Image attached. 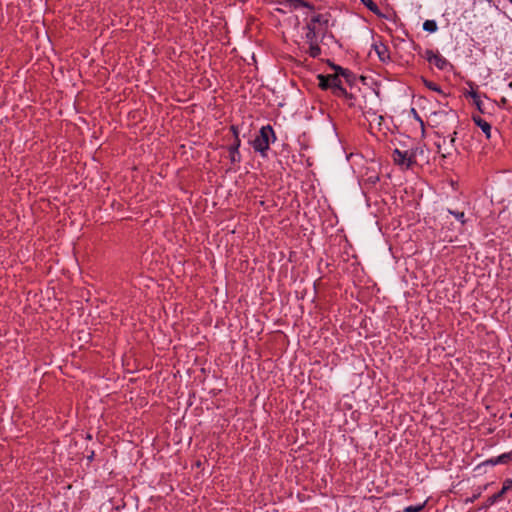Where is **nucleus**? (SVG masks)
<instances>
[{
    "instance_id": "obj_15",
    "label": "nucleus",
    "mask_w": 512,
    "mask_h": 512,
    "mask_svg": "<svg viewBox=\"0 0 512 512\" xmlns=\"http://www.w3.org/2000/svg\"><path fill=\"white\" fill-rule=\"evenodd\" d=\"M512 489V479H506L503 483L502 489L499 491L500 494L504 495L506 492Z\"/></svg>"
},
{
    "instance_id": "obj_18",
    "label": "nucleus",
    "mask_w": 512,
    "mask_h": 512,
    "mask_svg": "<svg viewBox=\"0 0 512 512\" xmlns=\"http://www.w3.org/2000/svg\"><path fill=\"white\" fill-rule=\"evenodd\" d=\"M449 212L457 219L459 220L461 223H465V219H464V212H454V211H451L449 210Z\"/></svg>"
},
{
    "instance_id": "obj_13",
    "label": "nucleus",
    "mask_w": 512,
    "mask_h": 512,
    "mask_svg": "<svg viewBox=\"0 0 512 512\" xmlns=\"http://www.w3.org/2000/svg\"><path fill=\"white\" fill-rule=\"evenodd\" d=\"M371 12H373L376 15H380V10L377 6V4L372 0H366L363 3Z\"/></svg>"
},
{
    "instance_id": "obj_12",
    "label": "nucleus",
    "mask_w": 512,
    "mask_h": 512,
    "mask_svg": "<svg viewBox=\"0 0 512 512\" xmlns=\"http://www.w3.org/2000/svg\"><path fill=\"white\" fill-rule=\"evenodd\" d=\"M423 29L429 33H434L437 31V23L434 20H426L423 23Z\"/></svg>"
},
{
    "instance_id": "obj_19",
    "label": "nucleus",
    "mask_w": 512,
    "mask_h": 512,
    "mask_svg": "<svg viewBox=\"0 0 512 512\" xmlns=\"http://www.w3.org/2000/svg\"><path fill=\"white\" fill-rule=\"evenodd\" d=\"M426 86L430 89V90H433L435 92H438L440 93L441 92V89L439 88V86L433 82H426Z\"/></svg>"
},
{
    "instance_id": "obj_17",
    "label": "nucleus",
    "mask_w": 512,
    "mask_h": 512,
    "mask_svg": "<svg viewBox=\"0 0 512 512\" xmlns=\"http://www.w3.org/2000/svg\"><path fill=\"white\" fill-rule=\"evenodd\" d=\"M503 495L500 494V492L490 496L488 499H487V502H486V506H491L493 505L494 503H496Z\"/></svg>"
},
{
    "instance_id": "obj_14",
    "label": "nucleus",
    "mask_w": 512,
    "mask_h": 512,
    "mask_svg": "<svg viewBox=\"0 0 512 512\" xmlns=\"http://www.w3.org/2000/svg\"><path fill=\"white\" fill-rule=\"evenodd\" d=\"M229 157L231 162L238 163L241 160V155L239 151H235L229 148Z\"/></svg>"
},
{
    "instance_id": "obj_10",
    "label": "nucleus",
    "mask_w": 512,
    "mask_h": 512,
    "mask_svg": "<svg viewBox=\"0 0 512 512\" xmlns=\"http://www.w3.org/2000/svg\"><path fill=\"white\" fill-rule=\"evenodd\" d=\"M328 20L321 14H315L308 24H313L318 27L324 25L326 27Z\"/></svg>"
},
{
    "instance_id": "obj_1",
    "label": "nucleus",
    "mask_w": 512,
    "mask_h": 512,
    "mask_svg": "<svg viewBox=\"0 0 512 512\" xmlns=\"http://www.w3.org/2000/svg\"><path fill=\"white\" fill-rule=\"evenodd\" d=\"M424 153L423 147L415 146L410 149L401 150L396 148L393 150V162L401 169H409L416 163V157Z\"/></svg>"
},
{
    "instance_id": "obj_16",
    "label": "nucleus",
    "mask_w": 512,
    "mask_h": 512,
    "mask_svg": "<svg viewBox=\"0 0 512 512\" xmlns=\"http://www.w3.org/2000/svg\"><path fill=\"white\" fill-rule=\"evenodd\" d=\"M425 506V503L418 504V505H411L407 506L404 511L405 512H420Z\"/></svg>"
},
{
    "instance_id": "obj_11",
    "label": "nucleus",
    "mask_w": 512,
    "mask_h": 512,
    "mask_svg": "<svg viewBox=\"0 0 512 512\" xmlns=\"http://www.w3.org/2000/svg\"><path fill=\"white\" fill-rule=\"evenodd\" d=\"M309 55L313 58L318 57L321 54V49L317 41L309 43Z\"/></svg>"
},
{
    "instance_id": "obj_23",
    "label": "nucleus",
    "mask_w": 512,
    "mask_h": 512,
    "mask_svg": "<svg viewBox=\"0 0 512 512\" xmlns=\"http://www.w3.org/2000/svg\"><path fill=\"white\" fill-rule=\"evenodd\" d=\"M231 130H232V132H233L234 136L236 137V135H238L237 128H236L235 126H232V127H231Z\"/></svg>"
},
{
    "instance_id": "obj_4",
    "label": "nucleus",
    "mask_w": 512,
    "mask_h": 512,
    "mask_svg": "<svg viewBox=\"0 0 512 512\" xmlns=\"http://www.w3.org/2000/svg\"><path fill=\"white\" fill-rule=\"evenodd\" d=\"M425 58L430 64L435 65L440 70H445L448 66H450V63L445 57H443L440 53L434 52L432 50H427L425 52Z\"/></svg>"
},
{
    "instance_id": "obj_3",
    "label": "nucleus",
    "mask_w": 512,
    "mask_h": 512,
    "mask_svg": "<svg viewBox=\"0 0 512 512\" xmlns=\"http://www.w3.org/2000/svg\"><path fill=\"white\" fill-rule=\"evenodd\" d=\"M319 86L322 89L331 88L335 91L344 92L342 82L338 75H318Z\"/></svg>"
},
{
    "instance_id": "obj_7",
    "label": "nucleus",
    "mask_w": 512,
    "mask_h": 512,
    "mask_svg": "<svg viewBox=\"0 0 512 512\" xmlns=\"http://www.w3.org/2000/svg\"><path fill=\"white\" fill-rule=\"evenodd\" d=\"M471 90L466 93L467 97H470L473 100V104L477 107L480 112H483V101L481 100L477 91L470 84Z\"/></svg>"
},
{
    "instance_id": "obj_2",
    "label": "nucleus",
    "mask_w": 512,
    "mask_h": 512,
    "mask_svg": "<svg viewBox=\"0 0 512 512\" xmlns=\"http://www.w3.org/2000/svg\"><path fill=\"white\" fill-rule=\"evenodd\" d=\"M275 140V135L270 125L263 126L258 135L252 141V147L256 152L265 155L270 146V141Z\"/></svg>"
},
{
    "instance_id": "obj_21",
    "label": "nucleus",
    "mask_w": 512,
    "mask_h": 512,
    "mask_svg": "<svg viewBox=\"0 0 512 512\" xmlns=\"http://www.w3.org/2000/svg\"><path fill=\"white\" fill-rule=\"evenodd\" d=\"M437 148H438V153H440L443 157H446L447 155L451 154V152L448 150H445V152H442L443 147H442V144H440V143L437 144Z\"/></svg>"
},
{
    "instance_id": "obj_8",
    "label": "nucleus",
    "mask_w": 512,
    "mask_h": 512,
    "mask_svg": "<svg viewBox=\"0 0 512 512\" xmlns=\"http://www.w3.org/2000/svg\"><path fill=\"white\" fill-rule=\"evenodd\" d=\"M512 460V450L507 453H503L495 458H491L487 461V463H490L491 465H497V464H506L509 461Z\"/></svg>"
},
{
    "instance_id": "obj_9",
    "label": "nucleus",
    "mask_w": 512,
    "mask_h": 512,
    "mask_svg": "<svg viewBox=\"0 0 512 512\" xmlns=\"http://www.w3.org/2000/svg\"><path fill=\"white\" fill-rule=\"evenodd\" d=\"M307 33L306 40L308 43H312V41H317V35L320 31L319 27L313 24H307Z\"/></svg>"
},
{
    "instance_id": "obj_5",
    "label": "nucleus",
    "mask_w": 512,
    "mask_h": 512,
    "mask_svg": "<svg viewBox=\"0 0 512 512\" xmlns=\"http://www.w3.org/2000/svg\"><path fill=\"white\" fill-rule=\"evenodd\" d=\"M372 49L375 51L376 55L378 56L381 62L386 63L390 60L389 49L382 42H375L372 45Z\"/></svg>"
},
{
    "instance_id": "obj_22",
    "label": "nucleus",
    "mask_w": 512,
    "mask_h": 512,
    "mask_svg": "<svg viewBox=\"0 0 512 512\" xmlns=\"http://www.w3.org/2000/svg\"><path fill=\"white\" fill-rule=\"evenodd\" d=\"M480 494H481L480 492L477 494H474L471 498H468L466 500V502H474L480 496Z\"/></svg>"
},
{
    "instance_id": "obj_6",
    "label": "nucleus",
    "mask_w": 512,
    "mask_h": 512,
    "mask_svg": "<svg viewBox=\"0 0 512 512\" xmlns=\"http://www.w3.org/2000/svg\"><path fill=\"white\" fill-rule=\"evenodd\" d=\"M473 121L475 124L483 131V133L486 135L487 138L491 137V125L484 119H482L480 116H472Z\"/></svg>"
},
{
    "instance_id": "obj_20",
    "label": "nucleus",
    "mask_w": 512,
    "mask_h": 512,
    "mask_svg": "<svg viewBox=\"0 0 512 512\" xmlns=\"http://www.w3.org/2000/svg\"><path fill=\"white\" fill-rule=\"evenodd\" d=\"M240 145H241V141L239 139V136L236 135V139L234 141V144L230 147V149L235 150V151H239Z\"/></svg>"
},
{
    "instance_id": "obj_24",
    "label": "nucleus",
    "mask_w": 512,
    "mask_h": 512,
    "mask_svg": "<svg viewBox=\"0 0 512 512\" xmlns=\"http://www.w3.org/2000/svg\"><path fill=\"white\" fill-rule=\"evenodd\" d=\"M454 141H455V139L452 137V138L450 139V141H449V142H450V146H451V147H453V145H454Z\"/></svg>"
}]
</instances>
